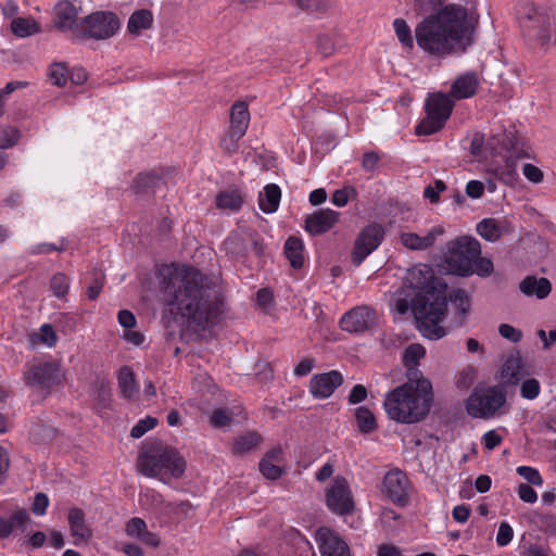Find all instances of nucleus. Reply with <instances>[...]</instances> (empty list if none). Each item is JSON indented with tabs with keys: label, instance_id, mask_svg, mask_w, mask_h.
<instances>
[{
	"label": "nucleus",
	"instance_id": "nucleus-1",
	"mask_svg": "<svg viewBox=\"0 0 556 556\" xmlns=\"http://www.w3.org/2000/svg\"><path fill=\"white\" fill-rule=\"evenodd\" d=\"M160 286L172 314L205 327L219 323L225 312L223 295L211 278L191 266H164Z\"/></svg>",
	"mask_w": 556,
	"mask_h": 556
},
{
	"label": "nucleus",
	"instance_id": "nucleus-2",
	"mask_svg": "<svg viewBox=\"0 0 556 556\" xmlns=\"http://www.w3.org/2000/svg\"><path fill=\"white\" fill-rule=\"evenodd\" d=\"M476 23L465 7L447 4L417 24L415 39L424 52L445 56L471 43Z\"/></svg>",
	"mask_w": 556,
	"mask_h": 556
},
{
	"label": "nucleus",
	"instance_id": "nucleus-3",
	"mask_svg": "<svg viewBox=\"0 0 556 556\" xmlns=\"http://www.w3.org/2000/svg\"><path fill=\"white\" fill-rule=\"evenodd\" d=\"M406 283L415 292L412 300L417 328L424 337L439 340L446 334L440 323L447 312V286L435 277L431 266L418 264L406 274Z\"/></svg>",
	"mask_w": 556,
	"mask_h": 556
},
{
	"label": "nucleus",
	"instance_id": "nucleus-4",
	"mask_svg": "<svg viewBox=\"0 0 556 556\" xmlns=\"http://www.w3.org/2000/svg\"><path fill=\"white\" fill-rule=\"evenodd\" d=\"M433 400L430 380L406 381L390 391L383 405L388 416L401 424H415L430 412Z\"/></svg>",
	"mask_w": 556,
	"mask_h": 556
},
{
	"label": "nucleus",
	"instance_id": "nucleus-5",
	"mask_svg": "<svg viewBox=\"0 0 556 556\" xmlns=\"http://www.w3.org/2000/svg\"><path fill=\"white\" fill-rule=\"evenodd\" d=\"M137 468L146 477L168 483L172 478L184 476L186 460L177 450L161 442H152L143 444L137 458Z\"/></svg>",
	"mask_w": 556,
	"mask_h": 556
},
{
	"label": "nucleus",
	"instance_id": "nucleus-6",
	"mask_svg": "<svg viewBox=\"0 0 556 556\" xmlns=\"http://www.w3.org/2000/svg\"><path fill=\"white\" fill-rule=\"evenodd\" d=\"M481 254L479 241L472 237H458L446 243L444 262L453 275L468 277L473 274V263Z\"/></svg>",
	"mask_w": 556,
	"mask_h": 556
},
{
	"label": "nucleus",
	"instance_id": "nucleus-7",
	"mask_svg": "<svg viewBox=\"0 0 556 556\" xmlns=\"http://www.w3.org/2000/svg\"><path fill=\"white\" fill-rule=\"evenodd\" d=\"M519 22L523 36L541 47L549 43L553 33V18L534 3H525L519 11Z\"/></svg>",
	"mask_w": 556,
	"mask_h": 556
},
{
	"label": "nucleus",
	"instance_id": "nucleus-8",
	"mask_svg": "<svg viewBox=\"0 0 556 556\" xmlns=\"http://www.w3.org/2000/svg\"><path fill=\"white\" fill-rule=\"evenodd\" d=\"M454 102L442 92L428 97L425 105L427 116L416 126L418 136L432 135L443 128L450 118Z\"/></svg>",
	"mask_w": 556,
	"mask_h": 556
},
{
	"label": "nucleus",
	"instance_id": "nucleus-9",
	"mask_svg": "<svg viewBox=\"0 0 556 556\" xmlns=\"http://www.w3.org/2000/svg\"><path fill=\"white\" fill-rule=\"evenodd\" d=\"M61 366L56 362H45L39 358L26 363L23 379L28 387H37L42 390H51L60 386L63 379Z\"/></svg>",
	"mask_w": 556,
	"mask_h": 556
},
{
	"label": "nucleus",
	"instance_id": "nucleus-10",
	"mask_svg": "<svg viewBox=\"0 0 556 556\" xmlns=\"http://www.w3.org/2000/svg\"><path fill=\"white\" fill-rule=\"evenodd\" d=\"M119 18L113 12L97 11L78 23V36L83 38H92L96 40H105L113 37L119 29Z\"/></svg>",
	"mask_w": 556,
	"mask_h": 556
},
{
	"label": "nucleus",
	"instance_id": "nucleus-11",
	"mask_svg": "<svg viewBox=\"0 0 556 556\" xmlns=\"http://www.w3.org/2000/svg\"><path fill=\"white\" fill-rule=\"evenodd\" d=\"M506 402V392L501 387H489L475 391L467 400V412L475 418H491Z\"/></svg>",
	"mask_w": 556,
	"mask_h": 556
},
{
	"label": "nucleus",
	"instance_id": "nucleus-12",
	"mask_svg": "<svg viewBox=\"0 0 556 556\" xmlns=\"http://www.w3.org/2000/svg\"><path fill=\"white\" fill-rule=\"evenodd\" d=\"M326 505L334 514L346 516L354 511L355 502L348 480L336 476L325 492Z\"/></svg>",
	"mask_w": 556,
	"mask_h": 556
},
{
	"label": "nucleus",
	"instance_id": "nucleus-13",
	"mask_svg": "<svg viewBox=\"0 0 556 556\" xmlns=\"http://www.w3.org/2000/svg\"><path fill=\"white\" fill-rule=\"evenodd\" d=\"M378 323L377 312L367 305H358L346 312L340 319V328L351 333L371 330Z\"/></svg>",
	"mask_w": 556,
	"mask_h": 556
},
{
	"label": "nucleus",
	"instance_id": "nucleus-14",
	"mask_svg": "<svg viewBox=\"0 0 556 556\" xmlns=\"http://www.w3.org/2000/svg\"><path fill=\"white\" fill-rule=\"evenodd\" d=\"M383 233L382 227L378 224H371L362 230L355 240L352 254V261L356 266L361 265L379 247Z\"/></svg>",
	"mask_w": 556,
	"mask_h": 556
},
{
	"label": "nucleus",
	"instance_id": "nucleus-15",
	"mask_svg": "<svg viewBox=\"0 0 556 556\" xmlns=\"http://www.w3.org/2000/svg\"><path fill=\"white\" fill-rule=\"evenodd\" d=\"M409 481L400 469L389 471L383 479V493L396 505L404 506L408 502Z\"/></svg>",
	"mask_w": 556,
	"mask_h": 556
},
{
	"label": "nucleus",
	"instance_id": "nucleus-16",
	"mask_svg": "<svg viewBox=\"0 0 556 556\" xmlns=\"http://www.w3.org/2000/svg\"><path fill=\"white\" fill-rule=\"evenodd\" d=\"M316 541L321 556H350L348 544L329 528H319L316 531Z\"/></svg>",
	"mask_w": 556,
	"mask_h": 556
},
{
	"label": "nucleus",
	"instance_id": "nucleus-17",
	"mask_svg": "<svg viewBox=\"0 0 556 556\" xmlns=\"http://www.w3.org/2000/svg\"><path fill=\"white\" fill-rule=\"evenodd\" d=\"M343 382V377L338 370L314 375L309 381V392L314 397L327 399Z\"/></svg>",
	"mask_w": 556,
	"mask_h": 556
},
{
	"label": "nucleus",
	"instance_id": "nucleus-18",
	"mask_svg": "<svg viewBox=\"0 0 556 556\" xmlns=\"http://www.w3.org/2000/svg\"><path fill=\"white\" fill-rule=\"evenodd\" d=\"M339 220V213L330 208H320L305 218V230L311 236H320L329 231Z\"/></svg>",
	"mask_w": 556,
	"mask_h": 556
},
{
	"label": "nucleus",
	"instance_id": "nucleus-19",
	"mask_svg": "<svg viewBox=\"0 0 556 556\" xmlns=\"http://www.w3.org/2000/svg\"><path fill=\"white\" fill-rule=\"evenodd\" d=\"M444 233L442 226H435L425 237H420L415 232L402 231L400 233L401 243L412 251H424L432 247L437 239Z\"/></svg>",
	"mask_w": 556,
	"mask_h": 556
},
{
	"label": "nucleus",
	"instance_id": "nucleus-20",
	"mask_svg": "<svg viewBox=\"0 0 556 556\" xmlns=\"http://www.w3.org/2000/svg\"><path fill=\"white\" fill-rule=\"evenodd\" d=\"M77 9L70 1H61L54 9V25L62 31L71 30L78 36Z\"/></svg>",
	"mask_w": 556,
	"mask_h": 556
},
{
	"label": "nucleus",
	"instance_id": "nucleus-21",
	"mask_svg": "<svg viewBox=\"0 0 556 556\" xmlns=\"http://www.w3.org/2000/svg\"><path fill=\"white\" fill-rule=\"evenodd\" d=\"M426 350L419 343L409 344L403 354V365L406 368L408 381L427 380L418 369L419 361L425 356Z\"/></svg>",
	"mask_w": 556,
	"mask_h": 556
},
{
	"label": "nucleus",
	"instance_id": "nucleus-22",
	"mask_svg": "<svg viewBox=\"0 0 556 556\" xmlns=\"http://www.w3.org/2000/svg\"><path fill=\"white\" fill-rule=\"evenodd\" d=\"M511 226L505 218H484L477 225V232L485 240L494 242L502 236L511 232Z\"/></svg>",
	"mask_w": 556,
	"mask_h": 556
},
{
	"label": "nucleus",
	"instance_id": "nucleus-23",
	"mask_svg": "<svg viewBox=\"0 0 556 556\" xmlns=\"http://www.w3.org/2000/svg\"><path fill=\"white\" fill-rule=\"evenodd\" d=\"M67 521L71 535L75 539L74 544L88 541L92 532L86 525L85 513L83 509L73 507L68 510Z\"/></svg>",
	"mask_w": 556,
	"mask_h": 556
},
{
	"label": "nucleus",
	"instance_id": "nucleus-24",
	"mask_svg": "<svg viewBox=\"0 0 556 556\" xmlns=\"http://www.w3.org/2000/svg\"><path fill=\"white\" fill-rule=\"evenodd\" d=\"M479 80L476 74H465L457 77L450 90V96L456 100L471 98L477 93Z\"/></svg>",
	"mask_w": 556,
	"mask_h": 556
},
{
	"label": "nucleus",
	"instance_id": "nucleus-25",
	"mask_svg": "<svg viewBox=\"0 0 556 556\" xmlns=\"http://www.w3.org/2000/svg\"><path fill=\"white\" fill-rule=\"evenodd\" d=\"M519 289L527 296H536L543 300L551 293L552 283L545 277L538 278L535 276H527L520 282Z\"/></svg>",
	"mask_w": 556,
	"mask_h": 556
},
{
	"label": "nucleus",
	"instance_id": "nucleus-26",
	"mask_svg": "<svg viewBox=\"0 0 556 556\" xmlns=\"http://www.w3.org/2000/svg\"><path fill=\"white\" fill-rule=\"evenodd\" d=\"M250 123V112L248 104L238 101L232 104L230 110V127L229 130L235 131V135H245Z\"/></svg>",
	"mask_w": 556,
	"mask_h": 556
},
{
	"label": "nucleus",
	"instance_id": "nucleus-27",
	"mask_svg": "<svg viewBox=\"0 0 556 556\" xmlns=\"http://www.w3.org/2000/svg\"><path fill=\"white\" fill-rule=\"evenodd\" d=\"M501 376L506 383L517 384L523 376V364L519 352L510 353L502 366Z\"/></svg>",
	"mask_w": 556,
	"mask_h": 556
},
{
	"label": "nucleus",
	"instance_id": "nucleus-28",
	"mask_svg": "<svg viewBox=\"0 0 556 556\" xmlns=\"http://www.w3.org/2000/svg\"><path fill=\"white\" fill-rule=\"evenodd\" d=\"M117 382L121 395L127 400H135L139 394L138 383L130 367L124 366L117 375Z\"/></svg>",
	"mask_w": 556,
	"mask_h": 556
},
{
	"label": "nucleus",
	"instance_id": "nucleus-29",
	"mask_svg": "<svg viewBox=\"0 0 556 556\" xmlns=\"http://www.w3.org/2000/svg\"><path fill=\"white\" fill-rule=\"evenodd\" d=\"M446 299L456 305L455 326L462 327L470 309V299L467 292L460 288L453 289Z\"/></svg>",
	"mask_w": 556,
	"mask_h": 556
},
{
	"label": "nucleus",
	"instance_id": "nucleus-30",
	"mask_svg": "<svg viewBox=\"0 0 556 556\" xmlns=\"http://www.w3.org/2000/svg\"><path fill=\"white\" fill-rule=\"evenodd\" d=\"M29 521V514L26 509L15 510L8 519L0 517V540L9 538L15 528H22Z\"/></svg>",
	"mask_w": 556,
	"mask_h": 556
},
{
	"label": "nucleus",
	"instance_id": "nucleus-31",
	"mask_svg": "<svg viewBox=\"0 0 556 556\" xmlns=\"http://www.w3.org/2000/svg\"><path fill=\"white\" fill-rule=\"evenodd\" d=\"M303 251H304V244L300 238H298L295 236H290L286 240L285 247H283V253H285L286 257L288 258V261L290 262V265L292 268L300 269L303 267V264H304Z\"/></svg>",
	"mask_w": 556,
	"mask_h": 556
},
{
	"label": "nucleus",
	"instance_id": "nucleus-32",
	"mask_svg": "<svg viewBox=\"0 0 556 556\" xmlns=\"http://www.w3.org/2000/svg\"><path fill=\"white\" fill-rule=\"evenodd\" d=\"M281 199V190L275 184L265 186L264 193H260L258 205L260 208L267 214L277 211Z\"/></svg>",
	"mask_w": 556,
	"mask_h": 556
},
{
	"label": "nucleus",
	"instance_id": "nucleus-33",
	"mask_svg": "<svg viewBox=\"0 0 556 556\" xmlns=\"http://www.w3.org/2000/svg\"><path fill=\"white\" fill-rule=\"evenodd\" d=\"M153 25V15L150 10L141 9L135 11L127 24L128 31L131 35H140L142 30L150 29Z\"/></svg>",
	"mask_w": 556,
	"mask_h": 556
},
{
	"label": "nucleus",
	"instance_id": "nucleus-34",
	"mask_svg": "<svg viewBox=\"0 0 556 556\" xmlns=\"http://www.w3.org/2000/svg\"><path fill=\"white\" fill-rule=\"evenodd\" d=\"M263 438L256 431H250L240 435L232 444V453L235 455H245L249 452L258 448Z\"/></svg>",
	"mask_w": 556,
	"mask_h": 556
},
{
	"label": "nucleus",
	"instance_id": "nucleus-35",
	"mask_svg": "<svg viewBox=\"0 0 556 556\" xmlns=\"http://www.w3.org/2000/svg\"><path fill=\"white\" fill-rule=\"evenodd\" d=\"M216 206L220 210L239 211L242 206L243 199L237 189L220 191L216 195Z\"/></svg>",
	"mask_w": 556,
	"mask_h": 556
},
{
	"label": "nucleus",
	"instance_id": "nucleus-36",
	"mask_svg": "<svg viewBox=\"0 0 556 556\" xmlns=\"http://www.w3.org/2000/svg\"><path fill=\"white\" fill-rule=\"evenodd\" d=\"M281 556H314V552L308 541L298 536L291 544L280 545Z\"/></svg>",
	"mask_w": 556,
	"mask_h": 556
},
{
	"label": "nucleus",
	"instance_id": "nucleus-37",
	"mask_svg": "<svg viewBox=\"0 0 556 556\" xmlns=\"http://www.w3.org/2000/svg\"><path fill=\"white\" fill-rule=\"evenodd\" d=\"M161 176L152 170L148 173L138 174L134 180V189L137 193H148L159 187Z\"/></svg>",
	"mask_w": 556,
	"mask_h": 556
},
{
	"label": "nucleus",
	"instance_id": "nucleus-38",
	"mask_svg": "<svg viewBox=\"0 0 556 556\" xmlns=\"http://www.w3.org/2000/svg\"><path fill=\"white\" fill-rule=\"evenodd\" d=\"M355 420L358 430L364 434L371 433L377 429L375 415L366 406H359L356 408Z\"/></svg>",
	"mask_w": 556,
	"mask_h": 556
},
{
	"label": "nucleus",
	"instance_id": "nucleus-39",
	"mask_svg": "<svg viewBox=\"0 0 556 556\" xmlns=\"http://www.w3.org/2000/svg\"><path fill=\"white\" fill-rule=\"evenodd\" d=\"M11 29L17 37H27L39 31L37 22L33 18L17 17L11 23Z\"/></svg>",
	"mask_w": 556,
	"mask_h": 556
},
{
	"label": "nucleus",
	"instance_id": "nucleus-40",
	"mask_svg": "<svg viewBox=\"0 0 556 556\" xmlns=\"http://www.w3.org/2000/svg\"><path fill=\"white\" fill-rule=\"evenodd\" d=\"M394 30L399 41L405 47L412 50L414 48V39L412 30L403 18H395L393 22Z\"/></svg>",
	"mask_w": 556,
	"mask_h": 556
},
{
	"label": "nucleus",
	"instance_id": "nucleus-41",
	"mask_svg": "<svg viewBox=\"0 0 556 556\" xmlns=\"http://www.w3.org/2000/svg\"><path fill=\"white\" fill-rule=\"evenodd\" d=\"M48 76L53 85L58 87H64L68 79V68L66 63H52L50 65Z\"/></svg>",
	"mask_w": 556,
	"mask_h": 556
},
{
	"label": "nucleus",
	"instance_id": "nucleus-42",
	"mask_svg": "<svg viewBox=\"0 0 556 556\" xmlns=\"http://www.w3.org/2000/svg\"><path fill=\"white\" fill-rule=\"evenodd\" d=\"M20 130L9 125H0V149H8L16 144L20 139Z\"/></svg>",
	"mask_w": 556,
	"mask_h": 556
},
{
	"label": "nucleus",
	"instance_id": "nucleus-43",
	"mask_svg": "<svg viewBox=\"0 0 556 556\" xmlns=\"http://www.w3.org/2000/svg\"><path fill=\"white\" fill-rule=\"evenodd\" d=\"M50 288L53 294L60 299L66 296L70 290V279L63 273L55 274L50 281Z\"/></svg>",
	"mask_w": 556,
	"mask_h": 556
},
{
	"label": "nucleus",
	"instance_id": "nucleus-44",
	"mask_svg": "<svg viewBox=\"0 0 556 556\" xmlns=\"http://www.w3.org/2000/svg\"><path fill=\"white\" fill-rule=\"evenodd\" d=\"M105 275L100 269H94L92 271V280L91 283L87 288V295L89 300H97L101 293V290L104 286Z\"/></svg>",
	"mask_w": 556,
	"mask_h": 556
},
{
	"label": "nucleus",
	"instance_id": "nucleus-45",
	"mask_svg": "<svg viewBox=\"0 0 556 556\" xmlns=\"http://www.w3.org/2000/svg\"><path fill=\"white\" fill-rule=\"evenodd\" d=\"M299 9L308 12H324L329 5V0H290Z\"/></svg>",
	"mask_w": 556,
	"mask_h": 556
},
{
	"label": "nucleus",
	"instance_id": "nucleus-46",
	"mask_svg": "<svg viewBox=\"0 0 556 556\" xmlns=\"http://www.w3.org/2000/svg\"><path fill=\"white\" fill-rule=\"evenodd\" d=\"M540 382L534 378L526 379L520 388V394L523 399L534 400L540 394Z\"/></svg>",
	"mask_w": 556,
	"mask_h": 556
},
{
	"label": "nucleus",
	"instance_id": "nucleus-47",
	"mask_svg": "<svg viewBox=\"0 0 556 556\" xmlns=\"http://www.w3.org/2000/svg\"><path fill=\"white\" fill-rule=\"evenodd\" d=\"M258 467H260L261 473L266 479H270V480L279 479L283 472V470L280 466L274 465L273 463L268 462V459H261Z\"/></svg>",
	"mask_w": 556,
	"mask_h": 556
},
{
	"label": "nucleus",
	"instance_id": "nucleus-48",
	"mask_svg": "<svg viewBox=\"0 0 556 556\" xmlns=\"http://www.w3.org/2000/svg\"><path fill=\"white\" fill-rule=\"evenodd\" d=\"M157 424V419L154 417L148 416L144 419L138 421L136 426L132 427L130 431V435L135 439L141 438L147 431L153 429Z\"/></svg>",
	"mask_w": 556,
	"mask_h": 556
},
{
	"label": "nucleus",
	"instance_id": "nucleus-49",
	"mask_svg": "<svg viewBox=\"0 0 556 556\" xmlns=\"http://www.w3.org/2000/svg\"><path fill=\"white\" fill-rule=\"evenodd\" d=\"M517 473L533 485L540 486L543 484V479L540 472L533 467L519 466L517 468Z\"/></svg>",
	"mask_w": 556,
	"mask_h": 556
},
{
	"label": "nucleus",
	"instance_id": "nucleus-50",
	"mask_svg": "<svg viewBox=\"0 0 556 556\" xmlns=\"http://www.w3.org/2000/svg\"><path fill=\"white\" fill-rule=\"evenodd\" d=\"M67 249V241L65 239H61L59 244L54 243H40L31 248V254H47L52 251L63 252Z\"/></svg>",
	"mask_w": 556,
	"mask_h": 556
},
{
	"label": "nucleus",
	"instance_id": "nucleus-51",
	"mask_svg": "<svg viewBox=\"0 0 556 556\" xmlns=\"http://www.w3.org/2000/svg\"><path fill=\"white\" fill-rule=\"evenodd\" d=\"M530 520L545 531H556V517L553 515L533 513Z\"/></svg>",
	"mask_w": 556,
	"mask_h": 556
},
{
	"label": "nucleus",
	"instance_id": "nucleus-52",
	"mask_svg": "<svg viewBox=\"0 0 556 556\" xmlns=\"http://www.w3.org/2000/svg\"><path fill=\"white\" fill-rule=\"evenodd\" d=\"M231 420V414L223 408L215 409L210 417V421L215 428H224L229 426Z\"/></svg>",
	"mask_w": 556,
	"mask_h": 556
},
{
	"label": "nucleus",
	"instance_id": "nucleus-53",
	"mask_svg": "<svg viewBox=\"0 0 556 556\" xmlns=\"http://www.w3.org/2000/svg\"><path fill=\"white\" fill-rule=\"evenodd\" d=\"M126 533L129 536H139L147 530V523L143 519L134 517L126 523Z\"/></svg>",
	"mask_w": 556,
	"mask_h": 556
},
{
	"label": "nucleus",
	"instance_id": "nucleus-54",
	"mask_svg": "<svg viewBox=\"0 0 556 556\" xmlns=\"http://www.w3.org/2000/svg\"><path fill=\"white\" fill-rule=\"evenodd\" d=\"M318 52L324 56L333 54L336 47L332 38L328 35H319L316 39Z\"/></svg>",
	"mask_w": 556,
	"mask_h": 556
},
{
	"label": "nucleus",
	"instance_id": "nucleus-55",
	"mask_svg": "<svg viewBox=\"0 0 556 556\" xmlns=\"http://www.w3.org/2000/svg\"><path fill=\"white\" fill-rule=\"evenodd\" d=\"M34 338H38L40 342L48 346H53L56 343V333L51 325L45 324L40 328L39 334H34Z\"/></svg>",
	"mask_w": 556,
	"mask_h": 556
},
{
	"label": "nucleus",
	"instance_id": "nucleus-56",
	"mask_svg": "<svg viewBox=\"0 0 556 556\" xmlns=\"http://www.w3.org/2000/svg\"><path fill=\"white\" fill-rule=\"evenodd\" d=\"M244 135H235V131L228 130L227 135L222 139L220 147L228 153L238 150V142Z\"/></svg>",
	"mask_w": 556,
	"mask_h": 556
},
{
	"label": "nucleus",
	"instance_id": "nucleus-57",
	"mask_svg": "<svg viewBox=\"0 0 556 556\" xmlns=\"http://www.w3.org/2000/svg\"><path fill=\"white\" fill-rule=\"evenodd\" d=\"M514 536V530L507 522H502L498 527L496 543L498 546H506Z\"/></svg>",
	"mask_w": 556,
	"mask_h": 556
},
{
	"label": "nucleus",
	"instance_id": "nucleus-58",
	"mask_svg": "<svg viewBox=\"0 0 556 556\" xmlns=\"http://www.w3.org/2000/svg\"><path fill=\"white\" fill-rule=\"evenodd\" d=\"M493 271V262L490 258L478 256L473 263V273L481 277L491 275Z\"/></svg>",
	"mask_w": 556,
	"mask_h": 556
},
{
	"label": "nucleus",
	"instance_id": "nucleus-59",
	"mask_svg": "<svg viewBox=\"0 0 556 556\" xmlns=\"http://www.w3.org/2000/svg\"><path fill=\"white\" fill-rule=\"evenodd\" d=\"M498 332L503 338H505L514 343L519 342L522 338L521 331L508 324H502L498 327Z\"/></svg>",
	"mask_w": 556,
	"mask_h": 556
},
{
	"label": "nucleus",
	"instance_id": "nucleus-60",
	"mask_svg": "<svg viewBox=\"0 0 556 556\" xmlns=\"http://www.w3.org/2000/svg\"><path fill=\"white\" fill-rule=\"evenodd\" d=\"M48 506V496L45 493H37L31 505V511L35 515L42 516L46 514Z\"/></svg>",
	"mask_w": 556,
	"mask_h": 556
},
{
	"label": "nucleus",
	"instance_id": "nucleus-61",
	"mask_svg": "<svg viewBox=\"0 0 556 556\" xmlns=\"http://www.w3.org/2000/svg\"><path fill=\"white\" fill-rule=\"evenodd\" d=\"M520 556H551V548L547 544H530Z\"/></svg>",
	"mask_w": 556,
	"mask_h": 556
},
{
	"label": "nucleus",
	"instance_id": "nucleus-62",
	"mask_svg": "<svg viewBox=\"0 0 556 556\" xmlns=\"http://www.w3.org/2000/svg\"><path fill=\"white\" fill-rule=\"evenodd\" d=\"M522 173L529 181L534 184L541 182L544 177L543 172L538 166L530 163L523 166Z\"/></svg>",
	"mask_w": 556,
	"mask_h": 556
},
{
	"label": "nucleus",
	"instance_id": "nucleus-63",
	"mask_svg": "<svg viewBox=\"0 0 556 556\" xmlns=\"http://www.w3.org/2000/svg\"><path fill=\"white\" fill-rule=\"evenodd\" d=\"M380 161V156L377 152L370 151L363 155L362 167L365 172H374Z\"/></svg>",
	"mask_w": 556,
	"mask_h": 556
},
{
	"label": "nucleus",
	"instance_id": "nucleus-64",
	"mask_svg": "<svg viewBox=\"0 0 556 556\" xmlns=\"http://www.w3.org/2000/svg\"><path fill=\"white\" fill-rule=\"evenodd\" d=\"M484 184L479 180H470L466 186V194L471 199H480L484 193Z\"/></svg>",
	"mask_w": 556,
	"mask_h": 556
}]
</instances>
